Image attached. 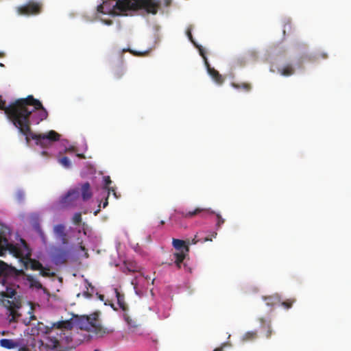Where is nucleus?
<instances>
[{
	"instance_id": "72a5a7b5",
	"label": "nucleus",
	"mask_w": 351,
	"mask_h": 351,
	"mask_svg": "<svg viewBox=\"0 0 351 351\" xmlns=\"http://www.w3.org/2000/svg\"><path fill=\"white\" fill-rule=\"evenodd\" d=\"M216 216L217 218V226L218 227H220L224 223L225 220L222 218V217L219 214H217Z\"/></svg>"
},
{
	"instance_id": "4468645a",
	"label": "nucleus",
	"mask_w": 351,
	"mask_h": 351,
	"mask_svg": "<svg viewBox=\"0 0 351 351\" xmlns=\"http://www.w3.org/2000/svg\"><path fill=\"white\" fill-rule=\"evenodd\" d=\"M206 68L208 74L211 76L213 80L218 84L221 85L223 83L224 78L222 75L214 68H212L208 62H206Z\"/></svg>"
},
{
	"instance_id": "a19ab883",
	"label": "nucleus",
	"mask_w": 351,
	"mask_h": 351,
	"mask_svg": "<svg viewBox=\"0 0 351 351\" xmlns=\"http://www.w3.org/2000/svg\"><path fill=\"white\" fill-rule=\"evenodd\" d=\"M98 298L101 301L104 300V295H99Z\"/></svg>"
},
{
	"instance_id": "473e14b6",
	"label": "nucleus",
	"mask_w": 351,
	"mask_h": 351,
	"mask_svg": "<svg viewBox=\"0 0 351 351\" xmlns=\"http://www.w3.org/2000/svg\"><path fill=\"white\" fill-rule=\"evenodd\" d=\"M197 47L199 49V54L204 58L205 64L206 65V62H208V60H207V58L206 57V51H205V50L202 47Z\"/></svg>"
},
{
	"instance_id": "49530a36",
	"label": "nucleus",
	"mask_w": 351,
	"mask_h": 351,
	"mask_svg": "<svg viewBox=\"0 0 351 351\" xmlns=\"http://www.w3.org/2000/svg\"><path fill=\"white\" fill-rule=\"evenodd\" d=\"M261 328L264 330V331H266L267 330V328L265 327H263V323H261Z\"/></svg>"
},
{
	"instance_id": "bb28decb",
	"label": "nucleus",
	"mask_w": 351,
	"mask_h": 351,
	"mask_svg": "<svg viewBox=\"0 0 351 351\" xmlns=\"http://www.w3.org/2000/svg\"><path fill=\"white\" fill-rule=\"evenodd\" d=\"M294 73V69L292 67L291 65H286L285 66H284L281 70H280V73L282 75H285V76H289V75H291L292 74H293Z\"/></svg>"
},
{
	"instance_id": "cd10ccee",
	"label": "nucleus",
	"mask_w": 351,
	"mask_h": 351,
	"mask_svg": "<svg viewBox=\"0 0 351 351\" xmlns=\"http://www.w3.org/2000/svg\"><path fill=\"white\" fill-rule=\"evenodd\" d=\"M59 163L62 165L64 168L69 169L71 167V162L68 157L64 156L58 159Z\"/></svg>"
},
{
	"instance_id": "ddd939ff",
	"label": "nucleus",
	"mask_w": 351,
	"mask_h": 351,
	"mask_svg": "<svg viewBox=\"0 0 351 351\" xmlns=\"http://www.w3.org/2000/svg\"><path fill=\"white\" fill-rule=\"evenodd\" d=\"M80 190V195L81 194L83 201H87L90 199L93 196L90 184L86 182L80 185L78 188Z\"/></svg>"
},
{
	"instance_id": "c756f323",
	"label": "nucleus",
	"mask_w": 351,
	"mask_h": 351,
	"mask_svg": "<svg viewBox=\"0 0 351 351\" xmlns=\"http://www.w3.org/2000/svg\"><path fill=\"white\" fill-rule=\"evenodd\" d=\"M212 241V239L209 238L208 237H204L203 239H197V237L195 236V237L191 241L189 240V245H191V244H196L198 242L204 243V242H206V241Z\"/></svg>"
},
{
	"instance_id": "aec40b11",
	"label": "nucleus",
	"mask_w": 351,
	"mask_h": 351,
	"mask_svg": "<svg viewBox=\"0 0 351 351\" xmlns=\"http://www.w3.org/2000/svg\"><path fill=\"white\" fill-rule=\"evenodd\" d=\"M123 319L125 322L127 323L128 327L130 329H132L134 330V329H136L140 324L137 322V320L135 319H132L127 312H125L123 314Z\"/></svg>"
},
{
	"instance_id": "a211bd4d",
	"label": "nucleus",
	"mask_w": 351,
	"mask_h": 351,
	"mask_svg": "<svg viewBox=\"0 0 351 351\" xmlns=\"http://www.w3.org/2000/svg\"><path fill=\"white\" fill-rule=\"evenodd\" d=\"M104 185L102 189L104 194L109 195V194L112 192L113 193V195H114V197L116 198H117L118 196L117 195L115 189L113 187L110 186V184L112 183V180H111L110 176H104Z\"/></svg>"
},
{
	"instance_id": "7ed1b4c3",
	"label": "nucleus",
	"mask_w": 351,
	"mask_h": 351,
	"mask_svg": "<svg viewBox=\"0 0 351 351\" xmlns=\"http://www.w3.org/2000/svg\"><path fill=\"white\" fill-rule=\"evenodd\" d=\"M42 108V103L40 100L35 99L33 95H29L25 98H19L10 102L8 106L5 100L0 95V110H3L8 119L13 123L14 117H21V114H25L32 108Z\"/></svg>"
},
{
	"instance_id": "c9c22d12",
	"label": "nucleus",
	"mask_w": 351,
	"mask_h": 351,
	"mask_svg": "<svg viewBox=\"0 0 351 351\" xmlns=\"http://www.w3.org/2000/svg\"><path fill=\"white\" fill-rule=\"evenodd\" d=\"M187 36H188V37H189V40H190L192 43H194V41H193V36H192V34H191V31H189H189L187 32Z\"/></svg>"
},
{
	"instance_id": "20e7f679",
	"label": "nucleus",
	"mask_w": 351,
	"mask_h": 351,
	"mask_svg": "<svg viewBox=\"0 0 351 351\" xmlns=\"http://www.w3.org/2000/svg\"><path fill=\"white\" fill-rule=\"evenodd\" d=\"M160 0H118L116 6L121 10L132 8L134 10L143 9L147 13L156 14L160 7Z\"/></svg>"
},
{
	"instance_id": "ea45409f",
	"label": "nucleus",
	"mask_w": 351,
	"mask_h": 351,
	"mask_svg": "<svg viewBox=\"0 0 351 351\" xmlns=\"http://www.w3.org/2000/svg\"><path fill=\"white\" fill-rule=\"evenodd\" d=\"M3 241L5 243L6 246H7L8 247L9 246H12V245H10V244H9V243H8V240H7L5 238H4V239H3Z\"/></svg>"
},
{
	"instance_id": "7c9ffc66",
	"label": "nucleus",
	"mask_w": 351,
	"mask_h": 351,
	"mask_svg": "<svg viewBox=\"0 0 351 351\" xmlns=\"http://www.w3.org/2000/svg\"><path fill=\"white\" fill-rule=\"evenodd\" d=\"M295 302V299L290 298L287 299L285 301L281 303V305L286 309H289L291 308L293 304Z\"/></svg>"
},
{
	"instance_id": "2f4dec72",
	"label": "nucleus",
	"mask_w": 351,
	"mask_h": 351,
	"mask_svg": "<svg viewBox=\"0 0 351 351\" xmlns=\"http://www.w3.org/2000/svg\"><path fill=\"white\" fill-rule=\"evenodd\" d=\"M73 221L75 224H80L82 221V215L80 213H77L73 217Z\"/></svg>"
},
{
	"instance_id": "4c0bfd02",
	"label": "nucleus",
	"mask_w": 351,
	"mask_h": 351,
	"mask_svg": "<svg viewBox=\"0 0 351 351\" xmlns=\"http://www.w3.org/2000/svg\"><path fill=\"white\" fill-rule=\"evenodd\" d=\"M19 351H29V349L25 346H23L19 348Z\"/></svg>"
},
{
	"instance_id": "a18cd8bd",
	"label": "nucleus",
	"mask_w": 351,
	"mask_h": 351,
	"mask_svg": "<svg viewBox=\"0 0 351 351\" xmlns=\"http://www.w3.org/2000/svg\"><path fill=\"white\" fill-rule=\"evenodd\" d=\"M102 8H103V6H102V5H99V6L98 7V11H99V12H102V11H101V9H102Z\"/></svg>"
},
{
	"instance_id": "79ce46f5",
	"label": "nucleus",
	"mask_w": 351,
	"mask_h": 351,
	"mask_svg": "<svg viewBox=\"0 0 351 351\" xmlns=\"http://www.w3.org/2000/svg\"><path fill=\"white\" fill-rule=\"evenodd\" d=\"M320 56H321V57H322V58H326L328 57L327 54L324 53H322Z\"/></svg>"
},
{
	"instance_id": "1a4fd4ad",
	"label": "nucleus",
	"mask_w": 351,
	"mask_h": 351,
	"mask_svg": "<svg viewBox=\"0 0 351 351\" xmlns=\"http://www.w3.org/2000/svg\"><path fill=\"white\" fill-rule=\"evenodd\" d=\"M80 198L79 189H71L61 199V204L64 206H73L76 204V201Z\"/></svg>"
},
{
	"instance_id": "e433bc0d",
	"label": "nucleus",
	"mask_w": 351,
	"mask_h": 351,
	"mask_svg": "<svg viewBox=\"0 0 351 351\" xmlns=\"http://www.w3.org/2000/svg\"><path fill=\"white\" fill-rule=\"evenodd\" d=\"M225 346H226V344L223 343L221 347L215 348L213 351H223V347Z\"/></svg>"
},
{
	"instance_id": "f8f14e48",
	"label": "nucleus",
	"mask_w": 351,
	"mask_h": 351,
	"mask_svg": "<svg viewBox=\"0 0 351 351\" xmlns=\"http://www.w3.org/2000/svg\"><path fill=\"white\" fill-rule=\"evenodd\" d=\"M0 272L5 276L19 277L25 275V272L22 269H16L4 262H1L0 264Z\"/></svg>"
},
{
	"instance_id": "6e6552de",
	"label": "nucleus",
	"mask_w": 351,
	"mask_h": 351,
	"mask_svg": "<svg viewBox=\"0 0 351 351\" xmlns=\"http://www.w3.org/2000/svg\"><path fill=\"white\" fill-rule=\"evenodd\" d=\"M176 214L184 219H192L203 213L214 214L210 208L197 207L192 210L179 208L175 210Z\"/></svg>"
},
{
	"instance_id": "09e8293b",
	"label": "nucleus",
	"mask_w": 351,
	"mask_h": 351,
	"mask_svg": "<svg viewBox=\"0 0 351 351\" xmlns=\"http://www.w3.org/2000/svg\"><path fill=\"white\" fill-rule=\"evenodd\" d=\"M128 269H129V271H132V272L136 271V269H131L130 268H128Z\"/></svg>"
},
{
	"instance_id": "58836bf2",
	"label": "nucleus",
	"mask_w": 351,
	"mask_h": 351,
	"mask_svg": "<svg viewBox=\"0 0 351 351\" xmlns=\"http://www.w3.org/2000/svg\"><path fill=\"white\" fill-rule=\"evenodd\" d=\"M18 199H19V200H21L23 199V193H18Z\"/></svg>"
},
{
	"instance_id": "9b49d317",
	"label": "nucleus",
	"mask_w": 351,
	"mask_h": 351,
	"mask_svg": "<svg viewBox=\"0 0 351 351\" xmlns=\"http://www.w3.org/2000/svg\"><path fill=\"white\" fill-rule=\"evenodd\" d=\"M53 231L56 239L59 240L62 245L69 243V237L64 224L60 223L54 226Z\"/></svg>"
},
{
	"instance_id": "2eb2a0df",
	"label": "nucleus",
	"mask_w": 351,
	"mask_h": 351,
	"mask_svg": "<svg viewBox=\"0 0 351 351\" xmlns=\"http://www.w3.org/2000/svg\"><path fill=\"white\" fill-rule=\"evenodd\" d=\"M174 248L180 252H189V240L183 241L178 239H173L172 241Z\"/></svg>"
},
{
	"instance_id": "6ab92c4d",
	"label": "nucleus",
	"mask_w": 351,
	"mask_h": 351,
	"mask_svg": "<svg viewBox=\"0 0 351 351\" xmlns=\"http://www.w3.org/2000/svg\"><path fill=\"white\" fill-rule=\"evenodd\" d=\"M0 345L1 347L7 349H12L18 348L21 346L19 341H14L9 339H2L0 340Z\"/></svg>"
},
{
	"instance_id": "603ef678",
	"label": "nucleus",
	"mask_w": 351,
	"mask_h": 351,
	"mask_svg": "<svg viewBox=\"0 0 351 351\" xmlns=\"http://www.w3.org/2000/svg\"><path fill=\"white\" fill-rule=\"evenodd\" d=\"M145 279H146V280H149V279H150V278H148V276H146V277H145Z\"/></svg>"
},
{
	"instance_id": "423d86ee",
	"label": "nucleus",
	"mask_w": 351,
	"mask_h": 351,
	"mask_svg": "<svg viewBox=\"0 0 351 351\" xmlns=\"http://www.w3.org/2000/svg\"><path fill=\"white\" fill-rule=\"evenodd\" d=\"M77 325L81 330L94 332L98 337H103L104 335L110 332L107 328L97 324L96 317L82 316L77 320Z\"/></svg>"
},
{
	"instance_id": "5701e85b",
	"label": "nucleus",
	"mask_w": 351,
	"mask_h": 351,
	"mask_svg": "<svg viewBox=\"0 0 351 351\" xmlns=\"http://www.w3.org/2000/svg\"><path fill=\"white\" fill-rule=\"evenodd\" d=\"M259 321L263 323V326L267 328V330L265 331V336L267 339L271 337L272 335L271 324L270 321H267L264 318H260Z\"/></svg>"
},
{
	"instance_id": "f3484780",
	"label": "nucleus",
	"mask_w": 351,
	"mask_h": 351,
	"mask_svg": "<svg viewBox=\"0 0 351 351\" xmlns=\"http://www.w3.org/2000/svg\"><path fill=\"white\" fill-rule=\"evenodd\" d=\"M114 293H115V295H116V298H117V304L119 306V308L125 313V312H128L129 308H128V304H126V302H125V297H124V295L123 294H121L118 289L117 288H114Z\"/></svg>"
},
{
	"instance_id": "864d4df0",
	"label": "nucleus",
	"mask_w": 351,
	"mask_h": 351,
	"mask_svg": "<svg viewBox=\"0 0 351 351\" xmlns=\"http://www.w3.org/2000/svg\"><path fill=\"white\" fill-rule=\"evenodd\" d=\"M111 306L114 309L116 310V308H114V305L113 304H111Z\"/></svg>"
},
{
	"instance_id": "f03ea898",
	"label": "nucleus",
	"mask_w": 351,
	"mask_h": 351,
	"mask_svg": "<svg viewBox=\"0 0 351 351\" xmlns=\"http://www.w3.org/2000/svg\"><path fill=\"white\" fill-rule=\"evenodd\" d=\"M70 321H61L53 323L52 326L46 328L48 336L45 339V347L54 351H67L72 348L71 328Z\"/></svg>"
},
{
	"instance_id": "f704fd0d",
	"label": "nucleus",
	"mask_w": 351,
	"mask_h": 351,
	"mask_svg": "<svg viewBox=\"0 0 351 351\" xmlns=\"http://www.w3.org/2000/svg\"><path fill=\"white\" fill-rule=\"evenodd\" d=\"M106 195V197L105 201L103 202V205H102V207L104 208H105L108 204V195Z\"/></svg>"
},
{
	"instance_id": "dca6fc26",
	"label": "nucleus",
	"mask_w": 351,
	"mask_h": 351,
	"mask_svg": "<svg viewBox=\"0 0 351 351\" xmlns=\"http://www.w3.org/2000/svg\"><path fill=\"white\" fill-rule=\"evenodd\" d=\"M23 279H25L29 282V286L32 289H43L44 287L43 285L40 283V282L34 278L32 275L26 274L25 273V275H23Z\"/></svg>"
},
{
	"instance_id": "5fc2aeb1",
	"label": "nucleus",
	"mask_w": 351,
	"mask_h": 351,
	"mask_svg": "<svg viewBox=\"0 0 351 351\" xmlns=\"http://www.w3.org/2000/svg\"><path fill=\"white\" fill-rule=\"evenodd\" d=\"M94 351H100V350H97V349H96V350H95Z\"/></svg>"
},
{
	"instance_id": "f257e3e1",
	"label": "nucleus",
	"mask_w": 351,
	"mask_h": 351,
	"mask_svg": "<svg viewBox=\"0 0 351 351\" xmlns=\"http://www.w3.org/2000/svg\"><path fill=\"white\" fill-rule=\"evenodd\" d=\"M42 108H32L21 117H14V122L12 123L18 130L21 134L25 136L27 145H29L31 139L36 141L37 145L43 148H47L52 143L59 141L60 135L54 130H50L47 133L35 134L32 131V124H39L41 121L48 117V112L42 104Z\"/></svg>"
},
{
	"instance_id": "0eeeda50",
	"label": "nucleus",
	"mask_w": 351,
	"mask_h": 351,
	"mask_svg": "<svg viewBox=\"0 0 351 351\" xmlns=\"http://www.w3.org/2000/svg\"><path fill=\"white\" fill-rule=\"evenodd\" d=\"M43 3L40 1H29L24 5L18 6V14L23 16H32L40 14L43 11Z\"/></svg>"
},
{
	"instance_id": "c85d7f7f",
	"label": "nucleus",
	"mask_w": 351,
	"mask_h": 351,
	"mask_svg": "<svg viewBox=\"0 0 351 351\" xmlns=\"http://www.w3.org/2000/svg\"><path fill=\"white\" fill-rule=\"evenodd\" d=\"M265 300L268 305L276 304L280 302V298L278 295L266 297Z\"/></svg>"
},
{
	"instance_id": "9d476101",
	"label": "nucleus",
	"mask_w": 351,
	"mask_h": 351,
	"mask_svg": "<svg viewBox=\"0 0 351 351\" xmlns=\"http://www.w3.org/2000/svg\"><path fill=\"white\" fill-rule=\"evenodd\" d=\"M69 256V250L61 247H56L52 254V260L55 264L66 263Z\"/></svg>"
},
{
	"instance_id": "37998d69",
	"label": "nucleus",
	"mask_w": 351,
	"mask_h": 351,
	"mask_svg": "<svg viewBox=\"0 0 351 351\" xmlns=\"http://www.w3.org/2000/svg\"><path fill=\"white\" fill-rule=\"evenodd\" d=\"M84 295L87 297V298H90L91 297V294H90L88 292H84Z\"/></svg>"
},
{
	"instance_id": "3c124183",
	"label": "nucleus",
	"mask_w": 351,
	"mask_h": 351,
	"mask_svg": "<svg viewBox=\"0 0 351 351\" xmlns=\"http://www.w3.org/2000/svg\"><path fill=\"white\" fill-rule=\"evenodd\" d=\"M160 223L161 225H163V224L165 223V221H161L160 222Z\"/></svg>"
},
{
	"instance_id": "c03bdc74",
	"label": "nucleus",
	"mask_w": 351,
	"mask_h": 351,
	"mask_svg": "<svg viewBox=\"0 0 351 351\" xmlns=\"http://www.w3.org/2000/svg\"><path fill=\"white\" fill-rule=\"evenodd\" d=\"M80 250H82V251H86V248H85V247H84V245H81L80 246Z\"/></svg>"
},
{
	"instance_id": "a878e982",
	"label": "nucleus",
	"mask_w": 351,
	"mask_h": 351,
	"mask_svg": "<svg viewBox=\"0 0 351 351\" xmlns=\"http://www.w3.org/2000/svg\"><path fill=\"white\" fill-rule=\"evenodd\" d=\"M39 275L43 277H53L54 276L55 274L51 271V269L49 267H44L43 265V269H41Z\"/></svg>"
},
{
	"instance_id": "412c9836",
	"label": "nucleus",
	"mask_w": 351,
	"mask_h": 351,
	"mask_svg": "<svg viewBox=\"0 0 351 351\" xmlns=\"http://www.w3.org/2000/svg\"><path fill=\"white\" fill-rule=\"evenodd\" d=\"M29 266L33 271H40L43 269V264L38 260L29 258V261L25 263V267Z\"/></svg>"
},
{
	"instance_id": "8fccbe9b",
	"label": "nucleus",
	"mask_w": 351,
	"mask_h": 351,
	"mask_svg": "<svg viewBox=\"0 0 351 351\" xmlns=\"http://www.w3.org/2000/svg\"><path fill=\"white\" fill-rule=\"evenodd\" d=\"M77 156H78V157H81V158H84V156H83V154H77Z\"/></svg>"
},
{
	"instance_id": "de8ad7c7",
	"label": "nucleus",
	"mask_w": 351,
	"mask_h": 351,
	"mask_svg": "<svg viewBox=\"0 0 351 351\" xmlns=\"http://www.w3.org/2000/svg\"><path fill=\"white\" fill-rule=\"evenodd\" d=\"M99 210H100L99 209H98L97 210H96V211L94 213L95 215H97V213L99 212Z\"/></svg>"
},
{
	"instance_id": "393cba45",
	"label": "nucleus",
	"mask_w": 351,
	"mask_h": 351,
	"mask_svg": "<svg viewBox=\"0 0 351 351\" xmlns=\"http://www.w3.org/2000/svg\"><path fill=\"white\" fill-rule=\"evenodd\" d=\"M257 337V332L256 331H249L247 332L242 337V341L245 342L248 341H252L255 339Z\"/></svg>"
},
{
	"instance_id": "39448f33",
	"label": "nucleus",
	"mask_w": 351,
	"mask_h": 351,
	"mask_svg": "<svg viewBox=\"0 0 351 351\" xmlns=\"http://www.w3.org/2000/svg\"><path fill=\"white\" fill-rule=\"evenodd\" d=\"M16 294V290L12 287H7L5 291L1 293V295L3 298H8V300H3V304L9 311V317H10L9 319L10 322H16L20 316L16 309L21 308V302L19 297H15Z\"/></svg>"
},
{
	"instance_id": "4be33fe9",
	"label": "nucleus",
	"mask_w": 351,
	"mask_h": 351,
	"mask_svg": "<svg viewBox=\"0 0 351 351\" xmlns=\"http://www.w3.org/2000/svg\"><path fill=\"white\" fill-rule=\"evenodd\" d=\"M188 252H184V250H182V252L174 253L173 256L175 258V263L178 268L181 267V264L184 260Z\"/></svg>"
},
{
	"instance_id": "b1692460",
	"label": "nucleus",
	"mask_w": 351,
	"mask_h": 351,
	"mask_svg": "<svg viewBox=\"0 0 351 351\" xmlns=\"http://www.w3.org/2000/svg\"><path fill=\"white\" fill-rule=\"evenodd\" d=\"M231 86L236 89H242L246 92H249L252 89V86L247 82L235 83L232 82Z\"/></svg>"
}]
</instances>
